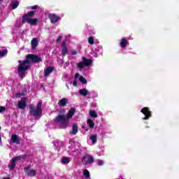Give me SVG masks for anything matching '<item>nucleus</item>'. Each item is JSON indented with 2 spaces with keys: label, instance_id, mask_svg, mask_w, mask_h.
Instances as JSON below:
<instances>
[{
  "label": "nucleus",
  "instance_id": "nucleus-2",
  "mask_svg": "<svg viewBox=\"0 0 179 179\" xmlns=\"http://www.w3.org/2000/svg\"><path fill=\"white\" fill-rule=\"evenodd\" d=\"M75 108H70L67 116H65V115H59L55 117V122H56V124H58V125H59L62 129H65V128H68V125H69V120H71V118H72L73 115H75Z\"/></svg>",
  "mask_w": 179,
  "mask_h": 179
},
{
  "label": "nucleus",
  "instance_id": "nucleus-18",
  "mask_svg": "<svg viewBox=\"0 0 179 179\" xmlns=\"http://www.w3.org/2000/svg\"><path fill=\"white\" fill-rule=\"evenodd\" d=\"M62 164H69L71 162V157H63L61 160Z\"/></svg>",
  "mask_w": 179,
  "mask_h": 179
},
{
  "label": "nucleus",
  "instance_id": "nucleus-4",
  "mask_svg": "<svg viewBox=\"0 0 179 179\" xmlns=\"http://www.w3.org/2000/svg\"><path fill=\"white\" fill-rule=\"evenodd\" d=\"M82 59V62L77 64V66L80 69H83L85 66H90V65H92L93 62L92 59H86V57H83Z\"/></svg>",
  "mask_w": 179,
  "mask_h": 179
},
{
  "label": "nucleus",
  "instance_id": "nucleus-9",
  "mask_svg": "<svg viewBox=\"0 0 179 179\" xmlns=\"http://www.w3.org/2000/svg\"><path fill=\"white\" fill-rule=\"evenodd\" d=\"M49 19L51 23H57V22H59V20H61V17L55 14H49Z\"/></svg>",
  "mask_w": 179,
  "mask_h": 179
},
{
  "label": "nucleus",
  "instance_id": "nucleus-27",
  "mask_svg": "<svg viewBox=\"0 0 179 179\" xmlns=\"http://www.w3.org/2000/svg\"><path fill=\"white\" fill-rule=\"evenodd\" d=\"M37 22H38L37 18H35V19L31 18L28 23L29 24L35 25V24H37Z\"/></svg>",
  "mask_w": 179,
  "mask_h": 179
},
{
  "label": "nucleus",
  "instance_id": "nucleus-19",
  "mask_svg": "<svg viewBox=\"0 0 179 179\" xmlns=\"http://www.w3.org/2000/svg\"><path fill=\"white\" fill-rule=\"evenodd\" d=\"M128 45V41H127V38H122L121 41H120V47L122 48H125Z\"/></svg>",
  "mask_w": 179,
  "mask_h": 179
},
{
  "label": "nucleus",
  "instance_id": "nucleus-20",
  "mask_svg": "<svg viewBox=\"0 0 179 179\" xmlns=\"http://www.w3.org/2000/svg\"><path fill=\"white\" fill-rule=\"evenodd\" d=\"M90 141H92V145L96 144V142H97V135L96 134H92L90 136Z\"/></svg>",
  "mask_w": 179,
  "mask_h": 179
},
{
  "label": "nucleus",
  "instance_id": "nucleus-14",
  "mask_svg": "<svg viewBox=\"0 0 179 179\" xmlns=\"http://www.w3.org/2000/svg\"><path fill=\"white\" fill-rule=\"evenodd\" d=\"M54 71V67L52 66H49L44 70V76L47 77L48 76L50 73H52V71Z\"/></svg>",
  "mask_w": 179,
  "mask_h": 179
},
{
  "label": "nucleus",
  "instance_id": "nucleus-30",
  "mask_svg": "<svg viewBox=\"0 0 179 179\" xmlns=\"http://www.w3.org/2000/svg\"><path fill=\"white\" fill-rule=\"evenodd\" d=\"M88 43L89 44H94V38H93V36L89 38Z\"/></svg>",
  "mask_w": 179,
  "mask_h": 179
},
{
  "label": "nucleus",
  "instance_id": "nucleus-28",
  "mask_svg": "<svg viewBox=\"0 0 179 179\" xmlns=\"http://www.w3.org/2000/svg\"><path fill=\"white\" fill-rule=\"evenodd\" d=\"M8 54V50H3V51H0V58H3Z\"/></svg>",
  "mask_w": 179,
  "mask_h": 179
},
{
  "label": "nucleus",
  "instance_id": "nucleus-15",
  "mask_svg": "<svg viewBox=\"0 0 179 179\" xmlns=\"http://www.w3.org/2000/svg\"><path fill=\"white\" fill-rule=\"evenodd\" d=\"M68 99L67 98H63L61 100L59 101V107H65L66 104H68Z\"/></svg>",
  "mask_w": 179,
  "mask_h": 179
},
{
  "label": "nucleus",
  "instance_id": "nucleus-24",
  "mask_svg": "<svg viewBox=\"0 0 179 179\" xmlns=\"http://www.w3.org/2000/svg\"><path fill=\"white\" fill-rule=\"evenodd\" d=\"M89 114L90 115V117H92V118H97V117H98L97 113H96V111H94V110H90Z\"/></svg>",
  "mask_w": 179,
  "mask_h": 179
},
{
  "label": "nucleus",
  "instance_id": "nucleus-10",
  "mask_svg": "<svg viewBox=\"0 0 179 179\" xmlns=\"http://www.w3.org/2000/svg\"><path fill=\"white\" fill-rule=\"evenodd\" d=\"M26 100H27L26 98L23 97L21 99V101L20 102H18L17 107L20 110H24V108H26V106L27 105Z\"/></svg>",
  "mask_w": 179,
  "mask_h": 179
},
{
  "label": "nucleus",
  "instance_id": "nucleus-16",
  "mask_svg": "<svg viewBox=\"0 0 179 179\" xmlns=\"http://www.w3.org/2000/svg\"><path fill=\"white\" fill-rule=\"evenodd\" d=\"M31 44L32 50H36L37 45H38V39L37 38H34L31 41Z\"/></svg>",
  "mask_w": 179,
  "mask_h": 179
},
{
  "label": "nucleus",
  "instance_id": "nucleus-13",
  "mask_svg": "<svg viewBox=\"0 0 179 179\" xmlns=\"http://www.w3.org/2000/svg\"><path fill=\"white\" fill-rule=\"evenodd\" d=\"M62 55H63V57H65V55L68 54V48H66V43L63 42L62 44Z\"/></svg>",
  "mask_w": 179,
  "mask_h": 179
},
{
  "label": "nucleus",
  "instance_id": "nucleus-37",
  "mask_svg": "<svg viewBox=\"0 0 179 179\" xmlns=\"http://www.w3.org/2000/svg\"><path fill=\"white\" fill-rule=\"evenodd\" d=\"M92 94L94 95V97H97V96H98L97 92H96L95 91H92Z\"/></svg>",
  "mask_w": 179,
  "mask_h": 179
},
{
  "label": "nucleus",
  "instance_id": "nucleus-8",
  "mask_svg": "<svg viewBox=\"0 0 179 179\" xmlns=\"http://www.w3.org/2000/svg\"><path fill=\"white\" fill-rule=\"evenodd\" d=\"M24 171L28 177H36V174H37V171L36 170H30L29 166L24 168Z\"/></svg>",
  "mask_w": 179,
  "mask_h": 179
},
{
  "label": "nucleus",
  "instance_id": "nucleus-17",
  "mask_svg": "<svg viewBox=\"0 0 179 179\" xmlns=\"http://www.w3.org/2000/svg\"><path fill=\"white\" fill-rule=\"evenodd\" d=\"M54 145L55 147L56 150H59L62 146V141H54Z\"/></svg>",
  "mask_w": 179,
  "mask_h": 179
},
{
  "label": "nucleus",
  "instance_id": "nucleus-31",
  "mask_svg": "<svg viewBox=\"0 0 179 179\" xmlns=\"http://www.w3.org/2000/svg\"><path fill=\"white\" fill-rule=\"evenodd\" d=\"M96 164H98V166H103V164H104V161L98 159L96 160Z\"/></svg>",
  "mask_w": 179,
  "mask_h": 179
},
{
  "label": "nucleus",
  "instance_id": "nucleus-38",
  "mask_svg": "<svg viewBox=\"0 0 179 179\" xmlns=\"http://www.w3.org/2000/svg\"><path fill=\"white\" fill-rule=\"evenodd\" d=\"M61 40H62V35H60L58 38H57V43H59V41H61Z\"/></svg>",
  "mask_w": 179,
  "mask_h": 179
},
{
  "label": "nucleus",
  "instance_id": "nucleus-33",
  "mask_svg": "<svg viewBox=\"0 0 179 179\" xmlns=\"http://www.w3.org/2000/svg\"><path fill=\"white\" fill-rule=\"evenodd\" d=\"M6 110V108L5 106H0V114L3 113Z\"/></svg>",
  "mask_w": 179,
  "mask_h": 179
},
{
  "label": "nucleus",
  "instance_id": "nucleus-35",
  "mask_svg": "<svg viewBox=\"0 0 179 179\" xmlns=\"http://www.w3.org/2000/svg\"><path fill=\"white\" fill-rule=\"evenodd\" d=\"M73 86H78V80L75 79L73 82Z\"/></svg>",
  "mask_w": 179,
  "mask_h": 179
},
{
  "label": "nucleus",
  "instance_id": "nucleus-5",
  "mask_svg": "<svg viewBox=\"0 0 179 179\" xmlns=\"http://www.w3.org/2000/svg\"><path fill=\"white\" fill-rule=\"evenodd\" d=\"M93 162H94V158L90 155L86 154L82 159V163L85 165L92 164Z\"/></svg>",
  "mask_w": 179,
  "mask_h": 179
},
{
  "label": "nucleus",
  "instance_id": "nucleus-46",
  "mask_svg": "<svg viewBox=\"0 0 179 179\" xmlns=\"http://www.w3.org/2000/svg\"><path fill=\"white\" fill-rule=\"evenodd\" d=\"M0 129H1V127H0Z\"/></svg>",
  "mask_w": 179,
  "mask_h": 179
},
{
  "label": "nucleus",
  "instance_id": "nucleus-12",
  "mask_svg": "<svg viewBox=\"0 0 179 179\" xmlns=\"http://www.w3.org/2000/svg\"><path fill=\"white\" fill-rule=\"evenodd\" d=\"M78 93L79 94H80V96H84V97H86V96H89V94H90V92L86 88H83L80 90L78 91Z\"/></svg>",
  "mask_w": 179,
  "mask_h": 179
},
{
  "label": "nucleus",
  "instance_id": "nucleus-42",
  "mask_svg": "<svg viewBox=\"0 0 179 179\" xmlns=\"http://www.w3.org/2000/svg\"><path fill=\"white\" fill-rule=\"evenodd\" d=\"M78 78H79V73H76V75H75V79H78Z\"/></svg>",
  "mask_w": 179,
  "mask_h": 179
},
{
  "label": "nucleus",
  "instance_id": "nucleus-45",
  "mask_svg": "<svg viewBox=\"0 0 179 179\" xmlns=\"http://www.w3.org/2000/svg\"><path fill=\"white\" fill-rule=\"evenodd\" d=\"M67 88L69 89V86L66 85Z\"/></svg>",
  "mask_w": 179,
  "mask_h": 179
},
{
  "label": "nucleus",
  "instance_id": "nucleus-32",
  "mask_svg": "<svg viewBox=\"0 0 179 179\" xmlns=\"http://www.w3.org/2000/svg\"><path fill=\"white\" fill-rule=\"evenodd\" d=\"M27 15L28 16H29L30 17H33V15H36V12H34V11H31V12L28 13Z\"/></svg>",
  "mask_w": 179,
  "mask_h": 179
},
{
  "label": "nucleus",
  "instance_id": "nucleus-1",
  "mask_svg": "<svg viewBox=\"0 0 179 179\" xmlns=\"http://www.w3.org/2000/svg\"><path fill=\"white\" fill-rule=\"evenodd\" d=\"M41 57H38L36 55H28L27 56V59L22 61H18V75L21 79L24 78V74L26 73V71L27 69H30V63L37 64V62H41Z\"/></svg>",
  "mask_w": 179,
  "mask_h": 179
},
{
  "label": "nucleus",
  "instance_id": "nucleus-34",
  "mask_svg": "<svg viewBox=\"0 0 179 179\" xmlns=\"http://www.w3.org/2000/svg\"><path fill=\"white\" fill-rule=\"evenodd\" d=\"M29 9H32V10L38 9V6L37 5L30 6V7H29Z\"/></svg>",
  "mask_w": 179,
  "mask_h": 179
},
{
  "label": "nucleus",
  "instance_id": "nucleus-44",
  "mask_svg": "<svg viewBox=\"0 0 179 179\" xmlns=\"http://www.w3.org/2000/svg\"><path fill=\"white\" fill-rule=\"evenodd\" d=\"M3 179H9L8 178H3Z\"/></svg>",
  "mask_w": 179,
  "mask_h": 179
},
{
  "label": "nucleus",
  "instance_id": "nucleus-40",
  "mask_svg": "<svg viewBox=\"0 0 179 179\" xmlns=\"http://www.w3.org/2000/svg\"><path fill=\"white\" fill-rule=\"evenodd\" d=\"M72 55H76V54H78V52H76V50H74L71 52Z\"/></svg>",
  "mask_w": 179,
  "mask_h": 179
},
{
  "label": "nucleus",
  "instance_id": "nucleus-25",
  "mask_svg": "<svg viewBox=\"0 0 179 179\" xmlns=\"http://www.w3.org/2000/svg\"><path fill=\"white\" fill-rule=\"evenodd\" d=\"M11 6H12L13 9H16V8H17V6H19V1H13L11 3Z\"/></svg>",
  "mask_w": 179,
  "mask_h": 179
},
{
  "label": "nucleus",
  "instance_id": "nucleus-11",
  "mask_svg": "<svg viewBox=\"0 0 179 179\" xmlns=\"http://www.w3.org/2000/svg\"><path fill=\"white\" fill-rule=\"evenodd\" d=\"M10 143H16L17 145L20 144V140L16 134H13L10 138Z\"/></svg>",
  "mask_w": 179,
  "mask_h": 179
},
{
  "label": "nucleus",
  "instance_id": "nucleus-7",
  "mask_svg": "<svg viewBox=\"0 0 179 179\" xmlns=\"http://www.w3.org/2000/svg\"><path fill=\"white\" fill-rule=\"evenodd\" d=\"M141 113H142L143 114H144V115H145V117L143 118V120H149V118H150V117H152V113L150 112V110H149V108L148 107H145L141 109Z\"/></svg>",
  "mask_w": 179,
  "mask_h": 179
},
{
  "label": "nucleus",
  "instance_id": "nucleus-6",
  "mask_svg": "<svg viewBox=\"0 0 179 179\" xmlns=\"http://www.w3.org/2000/svg\"><path fill=\"white\" fill-rule=\"evenodd\" d=\"M24 157H26V155L18 156L13 158L11 159V162L8 164L10 170H13V169L16 167V161L20 160V159H24Z\"/></svg>",
  "mask_w": 179,
  "mask_h": 179
},
{
  "label": "nucleus",
  "instance_id": "nucleus-21",
  "mask_svg": "<svg viewBox=\"0 0 179 179\" xmlns=\"http://www.w3.org/2000/svg\"><path fill=\"white\" fill-rule=\"evenodd\" d=\"M31 19V17L27 15V14H26L25 15H24L22 17V23L24 24L26 23V22H27L28 23L30 22Z\"/></svg>",
  "mask_w": 179,
  "mask_h": 179
},
{
  "label": "nucleus",
  "instance_id": "nucleus-29",
  "mask_svg": "<svg viewBox=\"0 0 179 179\" xmlns=\"http://www.w3.org/2000/svg\"><path fill=\"white\" fill-rule=\"evenodd\" d=\"M79 80L80 82H81V83H83V85H86V83H87V80H86V78H83V77H80L79 78Z\"/></svg>",
  "mask_w": 179,
  "mask_h": 179
},
{
  "label": "nucleus",
  "instance_id": "nucleus-41",
  "mask_svg": "<svg viewBox=\"0 0 179 179\" xmlns=\"http://www.w3.org/2000/svg\"><path fill=\"white\" fill-rule=\"evenodd\" d=\"M92 57H94V58H97V53L94 52V53L92 54Z\"/></svg>",
  "mask_w": 179,
  "mask_h": 179
},
{
  "label": "nucleus",
  "instance_id": "nucleus-39",
  "mask_svg": "<svg viewBox=\"0 0 179 179\" xmlns=\"http://www.w3.org/2000/svg\"><path fill=\"white\" fill-rule=\"evenodd\" d=\"M3 143H2V136H1L0 135V146H2Z\"/></svg>",
  "mask_w": 179,
  "mask_h": 179
},
{
  "label": "nucleus",
  "instance_id": "nucleus-22",
  "mask_svg": "<svg viewBox=\"0 0 179 179\" xmlns=\"http://www.w3.org/2000/svg\"><path fill=\"white\" fill-rule=\"evenodd\" d=\"M70 134H71V135H76V134H78V125H73L72 131H71Z\"/></svg>",
  "mask_w": 179,
  "mask_h": 179
},
{
  "label": "nucleus",
  "instance_id": "nucleus-26",
  "mask_svg": "<svg viewBox=\"0 0 179 179\" xmlns=\"http://www.w3.org/2000/svg\"><path fill=\"white\" fill-rule=\"evenodd\" d=\"M83 176L85 177V178H90V173L89 172V171L87 169L84 170Z\"/></svg>",
  "mask_w": 179,
  "mask_h": 179
},
{
  "label": "nucleus",
  "instance_id": "nucleus-3",
  "mask_svg": "<svg viewBox=\"0 0 179 179\" xmlns=\"http://www.w3.org/2000/svg\"><path fill=\"white\" fill-rule=\"evenodd\" d=\"M43 104V101H39L37 103L36 107L34 106L31 105L29 106L31 115L37 118L38 117H41L43 114V110H41V105Z\"/></svg>",
  "mask_w": 179,
  "mask_h": 179
},
{
  "label": "nucleus",
  "instance_id": "nucleus-36",
  "mask_svg": "<svg viewBox=\"0 0 179 179\" xmlns=\"http://www.w3.org/2000/svg\"><path fill=\"white\" fill-rule=\"evenodd\" d=\"M16 97H22V96H23V94L20 93V92H18L16 94Z\"/></svg>",
  "mask_w": 179,
  "mask_h": 179
},
{
  "label": "nucleus",
  "instance_id": "nucleus-23",
  "mask_svg": "<svg viewBox=\"0 0 179 179\" xmlns=\"http://www.w3.org/2000/svg\"><path fill=\"white\" fill-rule=\"evenodd\" d=\"M87 124L92 129V128H94V122H93V120H92V119H88L87 120Z\"/></svg>",
  "mask_w": 179,
  "mask_h": 179
},
{
  "label": "nucleus",
  "instance_id": "nucleus-43",
  "mask_svg": "<svg viewBox=\"0 0 179 179\" xmlns=\"http://www.w3.org/2000/svg\"><path fill=\"white\" fill-rule=\"evenodd\" d=\"M92 107H96V103H92Z\"/></svg>",
  "mask_w": 179,
  "mask_h": 179
}]
</instances>
